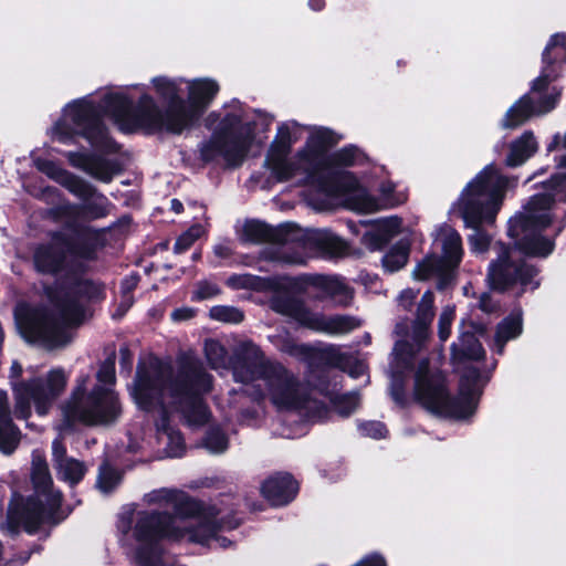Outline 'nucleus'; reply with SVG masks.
<instances>
[{
    "label": "nucleus",
    "instance_id": "nucleus-1",
    "mask_svg": "<svg viewBox=\"0 0 566 566\" xmlns=\"http://www.w3.org/2000/svg\"><path fill=\"white\" fill-rule=\"evenodd\" d=\"M148 505H158L171 509L167 512L140 511L123 514L117 527L127 534L135 522L133 534L138 543L133 558L138 566H174L163 560L161 539L181 541L186 537V530L192 525V520L201 511L200 504L186 493L175 489L154 490L144 496Z\"/></svg>",
    "mask_w": 566,
    "mask_h": 566
},
{
    "label": "nucleus",
    "instance_id": "nucleus-2",
    "mask_svg": "<svg viewBox=\"0 0 566 566\" xmlns=\"http://www.w3.org/2000/svg\"><path fill=\"white\" fill-rule=\"evenodd\" d=\"M187 87L189 105L180 102L166 114L159 112L154 98L148 94H143L136 109H130V102L123 93H112L105 97L104 108L122 132L166 130L180 134L192 125L219 92L218 83L211 78L189 81Z\"/></svg>",
    "mask_w": 566,
    "mask_h": 566
},
{
    "label": "nucleus",
    "instance_id": "nucleus-3",
    "mask_svg": "<svg viewBox=\"0 0 566 566\" xmlns=\"http://www.w3.org/2000/svg\"><path fill=\"white\" fill-rule=\"evenodd\" d=\"M233 378L247 386L255 401L269 398L277 409H300L306 400L305 387L284 365L265 360L260 347L242 340L234 350Z\"/></svg>",
    "mask_w": 566,
    "mask_h": 566
},
{
    "label": "nucleus",
    "instance_id": "nucleus-4",
    "mask_svg": "<svg viewBox=\"0 0 566 566\" xmlns=\"http://www.w3.org/2000/svg\"><path fill=\"white\" fill-rule=\"evenodd\" d=\"M412 289L402 290L397 298L398 310L412 312L413 318L397 322L394 334L396 340L390 361L391 395L401 403L403 400V379L416 364V356L431 335V325L436 316L434 293L426 291L420 298Z\"/></svg>",
    "mask_w": 566,
    "mask_h": 566
},
{
    "label": "nucleus",
    "instance_id": "nucleus-5",
    "mask_svg": "<svg viewBox=\"0 0 566 566\" xmlns=\"http://www.w3.org/2000/svg\"><path fill=\"white\" fill-rule=\"evenodd\" d=\"M103 292V286L98 283L87 280L77 282L54 298L53 313L36 311L31 314L24 324L25 337L49 349L67 345L73 338L69 327L84 321L85 304L101 298Z\"/></svg>",
    "mask_w": 566,
    "mask_h": 566
},
{
    "label": "nucleus",
    "instance_id": "nucleus-6",
    "mask_svg": "<svg viewBox=\"0 0 566 566\" xmlns=\"http://www.w3.org/2000/svg\"><path fill=\"white\" fill-rule=\"evenodd\" d=\"M515 185L516 178L503 176L495 166L489 165L461 192L453 205V211L459 213L467 227L474 229L469 237L472 252L488 251L491 238L479 227L483 222H493L502 206L505 191Z\"/></svg>",
    "mask_w": 566,
    "mask_h": 566
},
{
    "label": "nucleus",
    "instance_id": "nucleus-7",
    "mask_svg": "<svg viewBox=\"0 0 566 566\" xmlns=\"http://www.w3.org/2000/svg\"><path fill=\"white\" fill-rule=\"evenodd\" d=\"M546 192L534 195L523 210L509 221V235L523 253L547 256L554 250V240L542 235L553 221L555 201H566V175L554 176L546 185Z\"/></svg>",
    "mask_w": 566,
    "mask_h": 566
},
{
    "label": "nucleus",
    "instance_id": "nucleus-8",
    "mask_svg": "<svg viewBox=\"0 0 566 566\" xmlns=\"http://www.w3.org/2000/svg\"><path fill=\"white\" fill-rule=\"evenodd\" d=\"M114 357L107 358L98 369L97 382L92 385L88 375L77 380L72 396L63 407L69 421L85 424H108L118 419L122 407L112 386L115 381Z\"/></svg>",
    "mask_w": 566,
    "mask_h": 566
},
{
    "label": "nucleus",
    "instance_id": "nucleus-9",
    "mask_svg": "<svg viewBox=\"0 0 566 566\" xmlns=\"http://www.w3.org/2000/svg\"><path fill=\"white\" fill-rule=\"evenodd\" d=\"M338 139L327 128H316L311 133L305 148L295 158H290L291 146L286 140H274L268 151L264 166L271 170L277 181H286L304 174L313 184L317 182L324 191H332L321 184V170L328 164L325 149Z\"/></svg>",
    "mask_w": 566,
    "mask_h": 566
},
{
    "label": "nucleus",
    "instance_id": "nucleus-10",
    "mask_svg": "<svg viewBox=\"0 0 566 566\" xmlns=\"http://www.w3.org/2000/svg\"><path fill=\"white\" fill-rule=\"evenodd\" d=\"M30 474L34 495L28 500L20 515L14 510H9L7 522L1 525L2 531L14 534L22 524L27 532L33 533L42 523H56L64 518L61 514L62 493L53 488L43 451L32 452Z\"/></svg>",
    "mask_w": 566,
    "mask_h": 566
},
{
    "label": "nucleus",
    "instance_id": "nucleus-11",
    "mask_svg": "<svg viewBox=\"0 0 566 566\" xmlns=\"http://www.w3.org/2000/svg\"><path fill=\"white\" fill-rule=\"evenodd\" d=\"M169 376V364L151 359L137 370L132 395L138 407L157 415V439L166 446L167 455L180 457L185 449L181 433L169 424L171 412L166 407L164 394L158 391V385Z\"/></svg>",
    "mask_w": 566,
    "mask_h": 566
},
{
    "label": "nucleus",
    "instance_id": "nucleus-12",
    "mask_svg": "<svg viewBox=\"0 0 566 566\" xmlns=\"http://www.w3.org/2000/svg\"><path fill=\"white\" fill-rule=\"evenodd\" d=\"M212 377L198 361H188L178 373H172L169 365V376L158 385V391L164 394L168 410L181 412L188 423L199 426L209 419L207 406L199 398L211 390Z\"/></svg>",
    "mask_w": 566,
    "mask_h": 566
},
{
    "label": "nucleus",
    "instance_id": "nucleus-13",
    "mask_svg": "<svg viewBox=\"0 0 566 566\" xmlns=\"http://www.w3.org/2000/svg\"><path fill=\"white\" fill-rule=\"evenodd\" d=\"M415 398L432 413L455 419L471 416L475 409L472 397L461 395L451 398L446 388L444 376L439 369L429 368L427 359H419L415 374Z\"/></svg>",
    "mask_w": 566,
    "mask_h": 566
},
{
    "label": "nucleus",
    "instance_id": "nucleus-14",
    "mask_svg": "<svg viewBox=\"0 0 566 566\" xmlns=\"http://www.w3.org/2000/svg\"><path fill=\"white\" fill-rule=\"evenodd\" d=\"M241 116L227 114L216 128L211 139L201 148L205 160L221 157L228 166H239L250 148L252 135L249 127H239Z\"/></svg>",
    "mask_w": 566,
    "mask_h": 566
},
{
    "label": "nucleus",
    "instance_id": "nucleus-15",
    "mask_svg": "<svg viewBox=\"0 0 566 566\" xmlns=\"http://www.w3.org/2000/svg\"><path fill=\"white\" fill-rule=\"evenodd\" d=\"M67 377L62 368L52 369L45 378H34L27 382L13 385L14 415L19 419H27L31 415V403L38 415L48 413L53 401L65 389Z\"/></svg>",
    "mask_w": 566,
    "mask_h": 566
},
{
    "label": "nucleus",
    "instance_id": "nucleus-16",
    "mask_svg": "<svg viewBox=\"0 0 566 566\" xmlns=\"http://www.w3.org/2000/svg\"><path fill=\"white\" fill-rule=\"evenodd\" d=\"M270 307L296 321L300 325L328 335H344L361 325L359 318L350 315L325 316L310 311L301 301L290 297H273Z\"/></svg>",
    "mask_w": 566,
    "mask_h": 566
},
{
    "label": "nucleus",
    "instance_id": "nucleus-17",
    "mask_svg": "<svg viewBox=\"0 0 566 566\" xmlns=\"http://www.w3.org/2000/svg\"><path fill=\"white\" fill-rule=\"evenodd\" d=\"M497 259L489 266L488 280L492 287L505 290L513 284L520 283L523 286L532 285V289L538 286L534 281L537 274L535 268L522 262L516 252L504 247L503 243H496Z\"/></svg>",
    "mask_w": 566,
    "mask_h": 566
},
{
    "label": "nucleus",
    "instance_id": "nucleus-18",
    "mask_svg": "<svg viewBox=\"0 0 566 566\" xmlns=\"http://www.w3.org/2000/svg\"><path fill=\"white\" fill-rule=\"evenodd\" d=\"M84 205H75L70 201H63L52 209V214L56 220L65 222L69 229L75 230L80 220H96L109 214L112 203L103 195L92 187V193L85 199Z\"/></svg>",
    "mask_w": 566,
    "mask_h": 566
},
{
    "label": "nucleus",
    "instance_id": "nucleus-19",
    "mask_svg": "<svg viewBox=\"0 0 566 566\" xmlns=\"http://www.w3.org/2000/svg\"><path fill=\"white\" fill-rule=\"evenodd\" d=\"M64 119L73 123L77 132L83 135L92 146L96 148H112L111 138L88 102L80 101L67 105Z\"/></svg>",
    "mask_w": 566,
    "mask_h": 566
},
{
    "label": "nucleus",
    "instance_id": "nucleus-20",
    "mask_svg": "<svg viewBox=\"0 0 566 566\" xmlns=\"http://www.w3.org/2000/svg\"><path fill=\"white\" fill-rule=\"evenodd\" d=\"M546 88H542L530 94L522 96L514 105H512L506 112L502 126L504 128H515L534 115H542L552 111L558 99L559 93L553 90L542 96V92Z\"/></svg>",
    "mask_w": 566,
    "mask_h": 566
},
{
    "label": "nucleus",
    "instance_id": "nucleus-21",
    "mask_svg": "<svg viewBox=\"0 0 566 566\" xmlns=\"http://www.w3.org/2000/svg\"><path fill=\"white\" fill-rule=\"evenodd\" d=\"M210 512H216L212 509ZM220 511H217L212 517H198V515L192 520V525L186 530V537L188 541L192 543H198L201 545H208L210 547H220L226 548L230 545V541L226 537L219 536L217 533L221 530H230L234 528L238 523H232L230 521H224L223 517H218Z\"/></svg>",
    "mask_w": 566,
    "mask_h": 566
},
{
    "label": "nucleus",
    "instance_id": "nucleus-22",
    "mask_svg": "<svg viewBox=\"0 0 566 566\" xmlns=\"http://www.w3.org/2000/svg\"><path fill=\"white\" fill-rule=\"evenodd\" d=\"M52 461L57 478L70 485L77 484L87 470L83 461L67 455L65 446L59 439L52 442Z\"/></svg>",
    "mask_w": 566,
    "mask_h": 566
},
{
    "label": "nucleus",
    "instance_id": "nucleus-23",
    "mask_svg": "<svg viewBox=\"0 0 566 566\" xmlns=\"http://www.w3.org/2000/svg\"><path fill=\"white\" fill-rule=\"evenodd\" d=\"M566 54V34H555L543 53L545 66L542 74L533 82L532 92L535 93L542 88H547L548 84L556 77L553 64L564 60Z\"/></svg>",
    "mask_w": 566,
    "mask_h": 566
},
{
    "label": "nucleus",
    "instance_id": "nucleus-24",
    "mask_svg": "<svg viewBox=\"0 0 566 566\" xmlns=\"http://www.w3.org/2000/svg\"><path fill=\"white\" fill-rule=\"evenodd\" d=\"M36 167L49 178L55 180L71 193L80 199H85L92 193V186L76 177L75 175L63 169L61 166L51 160H38Z\"/></svg>",
    "mask_w": 566,
    "mask_h": 566
},
{
    "label": "nucleus",
    "instance_id": "nucleus-25",
    "mask_svg": "<svg viewBox=\"0 0 566 566\" xmlns=\"http://www.w3.org/2000/svg\"><path fill=\"white\" fill-rule=\"evenodd\" d=\"M297 483L287 474H276L264 481L261 491L272 505H284L297 493Z\"/></svg>",
    "mask_w": 566,
    "mask_h": 566
},
{
    "label": "nucleus",
    "instance_id": "nucleus-26",
    "mask_svg": "<svg viewBox=\"0 0 566 566\" xmlns=\"http://www.w3.org/2000/svg\"><path fill=\"white\" fill-rule=\"evenodd\" d=\"M20 442V431L11 419L8 394L0 390V451L11 454Z\"/></svg>",
    "mask_w": 566,
    "mask_h": 566
},
{
    "label": "nucleus",
    "instance_id": "nucleus-27",
    "mask_svg": "<svg viewBox=\"0 0 566 566\" xmlns=\"http://www.w3.org/2000/svg\"><path fill=\"white\" fill-rule=\"evenodd\" d=\"M440 245L442 255L439 258L451 270H454L461 262L463 249L460 234L450 227H443L438 231L436 238Z\"/></svg>",
    "mask_w": 566,
    "mask_h": 566
},
{
    "label": "nucleus",
    "instance_id": "nucleus-28",
    "mask_svg": "<svg viewBox=\"0 0 566 566\" xmlns=\"http://www.w3.org/2000/svg\"><path fill=\"white\" fill-rule=\"evenodd\" d=\"M66 255L56 247L41 245L34 253V265L39 272L54 274L63 270Z\"/></svg>",
    "mask_w": 566,
    "mask_h": 566
},
{
    "label": "nucleus",
    "instance_id": "nucleus-29",
    "mask_svg": "<svg viewBox=\"0 0 566 566\" xmlns=\"http://www.w3.org/2000/svg\"><path fill=\"white\" fill-rule=\"evenodd\" d=\"M537 150V142L532 132H525L510 146L505 164L509 167H517L524 164Z\"/></svg>",
    "mask_w": 566,
    "mask_h": 566
},
{
    "label": "nucleus",
    "instance_id": "nucleus-30",
    "mask_svg": "<svg viewBox=\"0 0 566 566\" xmlns=\"http://www.w3.org/2000/svg\"><path fill=\"white\" fill-rule=\"evenodd\" d=\"M184 82L182 78L172 80L166 76H157L151 80L155 93L160 99L168 103L165 113L159 109L161 114H166L171 107H176L180 102H185L179 95Z\"/></svg>",
    "mask_w": 566,
    "mask_h": 566
},
{
    "label": "nucleus",
    "instance_id": "nucleus-31",
    "mask_svg": "<svg viewBox=\"0 0 566 566\" xmlns=\"http://www.w3.org/2000/svg\"><path fill=\"white\" fill-rule=\"evenodd\" d=\"M442 262L438 256L430 255L417 264L412 272V276L418 281H426L432 277H439L446 281L450 277L453 270Z\"/></svg>",
    "mask_w": 566,
    "mask_h": 566
},
{
    "label": "nucleus",
    "instance_id": "nucleus-32",
    "mask_svg": "<svg viewBox=\"0 0 566 566\" xmlns=\"http://www.w3.org/2000/svg\"><path fill=\"white\" fill-rule=\"evenodd\" d=\"M522 316L520 313H515L504 318L496 328L495 334V350L497 354H503L505 344L518 337L522 333Z\"/></svg>",
    "mask_w": 566,
    "mask_h": 566
},
{
    "label": "nucleus",
    "instance_id": "nucleus-33",
    "mask_svg": "<svg viewBox=\"0 0 566 566\" xmlns=\"http://www.w3.org/2000/svg\"><path fill=\"white\" fill-rule=\"evenodd\" d=\"M238 343L235 346H238ZM237 348V347H234ZM235 349H233L234 352ZM203 352L206 359L211 368L213 369H227L229 366L233 369V363L235 357L229 359L226 347L218 340L209 338L205 340Z\"/></svg>",
    "mask_w": 566,
    "mask_h": 566
},
{
    "label": "nucleus",
    "instance_id": "nucleus-34",
    "mask_svg": "<svg viewBox=\"0 0 566 566\" xmlns=\"http://www.w3.org/2000/svg\"><path fill=\"white\" fill-rule=\"evenodd\" d=\"M345 205L348 209L359 213H373L382 209L380 202L364 189H357L350 193L346 198Z\"/></svg>",
    "mask_w": 566,
    "mask_h": 566
},
{
    "label": "nucleus",
    "instance_id": "nucleus-35",
    "mask_svg": "<svg viewBox=\"0 0 566 566\" xmlns=\"http://www.w3.org/2000/svg\"><path fill=\"white\" fill-rule=\"evenodd\" d=\"M273 238V231L260 221H247L242 228L241 239L244 242L262 243Z\"/></svg>",
    "mask_w": 566,
    "mask_h": 566
},
{
    "label": "nucleus",
    "instance_id": "nucleus-36",
    "mask_svg": "<svg viewBox=\"0 0 566 566\" xmlns=\"http://www.w3.org/2000/svg\"><path fill=\"white\" fill-rule=\"evenodd\" d=\"M409 245L399 242L382 258V265L388 272H395L403 268L408 261Z\"/></svg>",
    "mask_w": 566,
    "mask_h": 566
},
{
    "label": "nucleus",
    "instance_id": "nucleus-37",
    "mask_svg": "<svg viewBox=\"0 0 566 566\" xmlns=\"http://www.w3.org/2000/svg\"><path fill=\"white\" fill-rule=\"evenodd\" d=\"M118 172V167L114 161L92 156L87 174L103 181L109 182Z\"/></svg>",
    "mask_w": 566,
    "mask_h": 566
},
{
    "label": "nucleus",
    "instance_id": "nucleus-38",
    "mask_svg": "<svg viewBox=\"0 0 566 566\" xmlns=\"http://www.w3.org/2000/svg\"><path fill=\"white\" fill-rule=\"evenodd\" d=\"M328 164L321 170V175L328 174L332 166H352L359 158V151L356 147H345L333 155L328 156Z\"/></svg>",
    "mask_w": 566,
    "mask_h": 566
},
{
    "label": "nucleus",
    "instance_id": "nucleus-39",
    "mask_svg": "<svg viewBox=\"0 0 566 566\" xmlns=\"http://www.w3.org/2000/svg\"><path fill=\"white\" fill-rule=\"evenodd\" d=\"M209 316L222 323L238 324L243 321V313L233 306L217 305L210 308Z\"/></svg>",
    "mask_w": 566,
    "mask_h": 566
},
{
    "label": "nucleus",
    "instance_id": "nucleus-40",
    "mask_svg": "<svg viewBox=\"0 0 566 566\" xmlns=\"http://www.w3.org/2000/svg\"><path fill=\"white\" fill-rule=\"evenodd\" d=\"M325 290L340 305H347L353 298L350 289L338 279L328 280Z\"/></svg>",
    "mask_w": 566,
    "mask_h": 566
},
{
    "label": "nucleus",
    "instance_id": "nucleus-41",
    "mask_svg": "<svg viewBox=\"0 0 566 566\" xmlns=\"http://www.w3.org/2000/svg\"><path fill=\"white\" fill-rule=\"evenodd\" d=\"M462 355L470 359L480 360L485 356V352L481 343L474 337L473 334H463L460 338Z\"/></svg>",
    "mask_w": 566,
    "mask_h": 566
},
{
    "label": "nucleus",
    "instance_id": "nucleus-42",
    "mask_svg": "<svg viewBox=\"0 0 566 566\" xmlns=\"http://www.w3.org/2000/svg\"><path fill=\"white\" fill-rule=\"evenodd\" d=\"M203 229L201 226H193L182 233L176 241L174 251L176 253H182L188 250L197 239L201 237Z\"/></svg>",
    "mask_w": 566,
    "mask_h": 566
},
{
    "label": "nucleus",
    "instance_id": "nucleus-43",
    "mask_svg": "<svg viewBox=\"0 0 566 566\" xmlns=\"http://www.w3.org/2000/svg\"><path fill=\"white\" fill-rule=\"evenodd\" d=\"M395 185L392 182H385L380 187V193H381V200L380 206L381 208L387 207H395L398 205H401L406 201L407 197L405 193L400 192L397 195H394Z\"/></svg>",
    "mask_w": 566,
    "mask_h": 566
},
{
    "label": "nucleus",
    "instance_id": "nucleus-44",
    "mask_svg": "<svg viewBox=\"0 0 566 566\" xmlns=\"http://www.w3.org/2000/svg\"><path fill=\"white\" fill-rule=\"evenodd\" d=\"M119 479L115 470L104 465L101 468L97 484L102 492L108 493L119 483Z\"/></svg>",
    "mask_w": 566,
    "mask_h": 566
},
{
    "label": "nucleus",
    "instance_id": "nucleus-45",
    "mask_svg": "<svg viewBox=\"0 0 566 566\" xmlns=\"http://www.w3.org/2000/svg\"><path fill=\"white\" fill-rule=\"evenodd\" d=\"M205 446L212 453H221L228 449V439L220 430H212L207 434Z\"/></svg>",
    "mask_w": 566,
    "mask_h": 566
},
{
    "label": "nucleus",
    "instance_id": "nucleus-46",
    "mask_svg": "<svg viewBox=\"0 0 566 566\" xmlns=\"http://www.w3.org/2000/svg\"><path fill=\"white\" fill-rule=\"evenodd\" d=\"M455 315L454 306L447 305L443 307L438 322L439 337L441 340H447L450 336L451 324Z\"/></svg>",
    "mask_w": 566,
    "mask_h": 566
},
{
    "label": "nucleus",
    "instance_id": "nucleus-47",
    "mask_svg": "<svg viewBox=\"0 0 566 566\" xmlns=\"http://www.w3.org/2000/svg\"><path fill=\"white\" fill-rule=\"evenodd\" d=\"M219 293H220V289L218 287L217 284L208 282V281H202V282L198 283L197 289L193 292V298L195 300H206V298L213 297V296L218 295Z\"/></svg>",
    "mask_w": 566,
    "mask_h": 566
},
{
    "label": "nucleus",
    "instance_id": "nucleus-48",
    "mask_svg": "<svg viewBox=\"0 0 566 566\" xmlns=\"http://www.w3.org/2000/svg\"><path fill=\"white\" fill-rule=\"evenodd\" d=\"M401 227V220L397 217H390L387 219H384L379 222V231L381 232V237L384 239H389L396 233L399 232V229Z\"/></svg>",
    "mask_w": 566,
    "mask_h": 566
},
{
    "label": "nucleus",
    "instance_id": "nucleus-49",
    "mask_svg": "<svg viewBox=\"0 0 566 566\" xmlns=\"http://www.w3.org/2000/svg\"><path fill=\"white\" fill-rule=\"evenodd\" d=\"M359 405V397L357 394H349V395H346L344 396L338 405H337V408H338V412L344 416V417H347L349 416L353 411L356 410V408L358 407Z\"/></svg>",
    "mask_w": 566,
    "mask_h": 566
},
{
    "label": "nucleus",
    "instance_id": "nucleus-50",
    "mask_svg": "<svg viewBox=\"0 0 566 566\" xmlns=\"http://www.w3.org/2000/svg\"><path fill=\"white\" fill-rule=\"evenodd\" d=\"M283 352L287 353L291 356L297 358H311L314 356L315 350L305 344H286L283 348Z\"/></svg>",
    "mask_w": 566,
    "mask_h": 566
},
{
    "label": "nucleus",
    "instance_id": "nucleus-51",
    "mask_svg": "<svg viewBox=\"0 0 566 566\" xmlns=\"http://www.w3.org/2000/svg\"><path fill=\"white\" fill-rule=\"evenodd\" d=\"M359 429L363 434L374 438V439L384 438L387 433L385 426L379 421H369V422L363 423L359 427Z\"/></svg>",
    "mask_w": 566,
    "mask_h": 566
},
{
    "label": "nucleus",
    "instance_id": "nucleus-52",
    "mask_svg": "<svg viewBox=\"0 0 566 566\" xmlns=\"http://www.w3.org/2000/svg\"><path fill=\"white\" fill-rule=\"evenodd\" d=\"M548 150L560 151L558 167L566 169V133L564 135H555L552 144L548 146Z\"/></svg>",
    "mask_w": 566,
    "mask_h": 566
},
{
    "label": "nucleus",
    "instance_id": "nucleus-53",
    "mask_svg": "<svg viewBox=\"0 0 566 566\" xmlns=\"http://www.w3.org/2000/svg\"><path fill=\"white\" fill-rule=\"evenodd\" d=\"M96 248L93 244L76 243L70 249V255L83 260H93L95 258Z\"/></svg>",
    "mask_w": 566,
    "mask_h": 566
},
{
    "label": "nucleus",
    "instance_id": "nucleus-54",
    "mask_svg": "<svg viewBox=\"0 0 566 566\" xmlns=\"http://www.w3.org/2000/svg\"><path fill=\"white\" fill-rule=\"evenodd\" d=\"M66 157L73 167L80 168L87 172L92 156L82 153L70 151L66 154Z\"/></svg>",
    "mask_w": 566,
    "mask_h": 566
},
{
    "label": "nucleus",
    "instance_id": "nucleus-55",
    "mask_svg": "<svg viewBox=\"0 0 566 566\" xmlns=\"http://www.w3.org/2000/svg\"><path fill=\"white\" fill-rule=\"evenodd\" d=\"M254 281H255V279L253 276L244 274V275L231 276L228 282L233 287H254L255 286Z\"/></svg>",
    "mask_w": 566,
    "mask_h": 566
},
{
    "label": "nucleus",
    "instance_id": "nucleus-56",
    "mask_svg": "<svg viewBox=\"0 0 566 566\" xmlns=\"http://www.w3.org/2000/svg\"><path fill=\"white\" fill-rule=\"evenodd\" d=\"M479 306L486 313H490L495 308V304L492 303L491 297L486 293L481 294Z\"/></svg>",
    "mask_w": 566,
    "mask_h": 566
},
{
    "label": "nucleus",
    "instance_id": "nucleus-57",
    "mask_svg": "<svg viewBox=\"0 0 566 566\" xmlns=\"http://www.w3.org/2000/svg\"><path fill=\"white\" fill-rule=\"evenodd\" d=\"M192 315H193V311L192 310L184 308V310H176V311H174L172 314H171V317L175 321H181V319H188V318L192 317Z\"/></svg>",
    "mask_w": 566,
    "mask_h": 566
},
{
    "label": "nucleus",
    "instance_id": "nucleus-58",
    "mask_svg": "<svg viewBox=\"0 0 566 566\" xmlns=\"http://www.w3.org/2000/svg\"><path fill=\"white\" fill-rule=\"evenodd\" d=\"M280 260L291 264L304 263V259L301 255H287L285 251L283 252V255L280 258Z\"/></svg>",
    "mask_w": 566,
    "mask_h": 566
},
{
    "label": "nucleus",
    "instance_id": "nucleus-59",
    "mask_svg": "<svg viewBox=\"0 0 566 566\" xmlns=\"http://www.w3.org/2000/svg\"><path fill=\"white\" fill-rule=\"evenodd\" d=\"M214 253L220 258H228L231 254V250L227 245H217L214 248Z\"/></svg>",
    "mask_w": 566,
    "mask_h": 566
},
{
    "label": "nucleus",
    "instance_id": "nucleus-60",
    "mask_svg": "<svg viewBox=\"0 0 566 566\" xmlns=\"http://www.w3.org/2000/svg\"><path fill=\"white\" fill-rule=\"evenodd\" d=\"M54 135L55 138L61 143H66L69 139V136L61 130V125H56L54 129Z\"/></svg>",
    "mask_w": 566,
    "mask_h": 566
},
{
    "label": "nucleus",
    "instance_id": "nucleus-61",
    "mask_svg": "<svg viewBox=\"0 0 566 566\" xmlns=\"http://www.w3.org/2000/svg\"><path fill=\"white\" fill-rule=\"evenodd\" d=\"M22 373V367L19 363L14 361L11 366V377H20Z\"/></svg>",
    "mask_w": 566,
    "mask_h": 566
},
{
    "label": "nucleus",
    "instance_id": "nucleus-62",
    "mask_svg": "<svg viewBox=\"0 0 566 566\" xmlns=\"http://www.w3.org/2000/svg\"><path fill=\"white\" fill-rule=\"evenodd\" d=\"M123 363L130 364V353L127 347H122L119 350Z\"/></svg>",
    "mask_w": 566,
    "mask_h": 566
},
{
    "label": "nucleus",
    "instance_id": "nucleus-63",
    "mask_svg": "<svg viewBox=\"0 0 566 566\" xmlns=\"http://www.w3.org/2000/svg\"><path fill=\"white\" fill-rule=\"evenodd\" d=\"M81 235L87 238H96V232L90 227H84L81 229Z\"/></svg>",
    "mask_w": 566,
    "mask_h": 566
},
{
    "label": "nucleus",
    "instance_id": "nucleus-64",
    "mask_svg": "<svg viewBox=\"0 0 566 566\" xmlns=\"http://www.w3.org/2000/svg\"><path fill=\"white\" fill-rule=\"evenodd\" d=\"M136 283H137V281L135 277H132L130 280H126L124 282V289L126 290L125 295H128V292L136 286Z\"/></svg>",
    "mask_w": 566,
    "mask_h": 566
}]
</instances>
